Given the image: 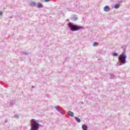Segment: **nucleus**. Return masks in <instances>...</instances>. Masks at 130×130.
Masks as SVG:
<instances>
[{
	"label": "nucleus",
	"mask_w": 130,
	"mask_h": 130,
	"mask_svg": "<svg viewBox=\"0 0 130 130\" xmlns=\"http://www.w3.org/2000/svg\"><path fill=\"white\" fill-rule=\"evenodd\" d=\"M31 130H37L39 128L40 124L39 123V121L32 119L31 120Z\"/></svg>",
	"instance_id": "nucleus-1"
},
{
	"label": "nucleus",
	"mask_w": 130,
	"mask_h": 130,
	"mask_svg": "<svg viewBox=\"0 0 130 130\" xmlns=\"http://www.w3.org/2000/svg\"><path fill=\"white\" fill-rule=\"evenodd\" d=\"M119 59L120 61V66H121V64H124V63H125L126 62L125 59H126V55H125L124 54H121L120 55Z\"/></svg>",
	"instance_id": "nucleus-2"
},
{
	"label": "nucleus",
	"mask_w": 130,
	"mask_h": 130,
	"mask_svg": "<svg viewBox=\"0 0 130 130\" xmlns=\"http://www.w3.org/2000/svg\"><path fill=\"white\" fill-rule=\"evenodd\" d=\"M69 27L70 28L72 31H78V30H80V29H81L82 28V27L81 26H76L73 25L72 23L69 24Z\"/></svg>",
	"instance_id": "nucleus-3"
},
{
	"label": "nucleus",
	"mask_w": 130,
	"mask_h": 130,
	"mask_svg": "<svg viewBox=\"0 0 130 130\" xmlns=\"http://www.w3.org/2000/svg\"><path fill=\"white\" fill-rule=\"evenodd\" d=\"M110 10V9H109V7L107 6H105L104 8V11H105V12H109Z\"/></svg>",
	"instance_id": "nucleus-4"
},
{
	"label": "nucleus",
	"mask_w": 130,
	"mask_h": 130,
	"mask_svg": "<svg viewBox=\"0 0 130 130\" xmlns=\"http://www.w3.org/2000/svg\"><path fill=\"white\" fill-rule=\"evenodd\" d=\"M30 5L31 7H35V6H36V3L35 2H31Z\"/></svg>",
	"instance_id": "nucleus-5"
},
{
	"label": "nucleus",
	"mask_w": 130,
	"mask_h": 130,
	"mask_svg": "<svg viewBox=\"0 0 130 130\" xmlns=\"http://www.w3.org/2000/svg\"><path fill=\"white\" fill-rule=\"evenodd\" d=\"M68 114L70 116H74V113H73L72 111H69Z\"/></svg>",
	"instance_id": "nucleus-6"
},
{
	"label": "nucleus",
	"mask_w": 130,
	"mask_h": 130,
	"mask_svg": "<svg viewBox=\"0 0 130 130\" xmlns=\"http://www.w3.org/2000/svg\"><path fill=\"white\" fill-rule=\"evenodd\" d=\"M82 128L83 130H87V129L88 128V126H87V125H83L82 126Z\"/></svg>",
	"instance_id": "nucleus-7"
},
{
	"label": "nucleus",
	"mask_w": 130,
	"mask_h": 130,
	"mask_svg": "<svg viewBox=\"0 0 130 130\" xmlns=\"http://www.w3.org/2000/svg\"><path fill=\"white\" fill-rule=\"evenodd\" d=\"M42 7H43V6L42 5V4H40V3L38 4L37 8H42Z\"/></svg>",
	"instance_id": "nucleus-8"
},
{
	"label": "nucleus",
	"mask_w": 130,
	"mask_h": 130,
	"mask_svg": "<svg viewBox=\"0 0 130 130\" xmlns=\"http://www.w3.org/2000/svg\"><path fill=\"white\" fill-rule=\"evenodd\" d=\"M75 119H76L77 121H78V122H81V119L78 118V117H75Z\"/></svg>",
	"instance_id": "nucleus-9"
},
{
	"label": "nucleus",
	"mask_w": 130,
	"mask_h": 130,
	"mask_svg": "<svg viewBox=\"0 0 130 130\" xmlns=\"http://www.w3.org/2000/svg\"><path fill=\"white\" fill-rule=\"evenodd\" d=\"M119 6H120L119 4L115 5V6H114L115 9H118V8H119Z\"/></svg>",
	"instance_id": "nucleus-10"
},
{
	"label": "nucleus",
	"mask_w": 130,
	"mask_h": 130,
	"mask_svg": "<svg viewBox=\"0 0 130 130\" xmlns=\"http://www.w3.org/2000/svg\"><path fill=\"white\" fill-rule=\"evenodd\" d=\"M98 45V43L97 42H94L93 44V46H97Z\"/></svg>",
	"instance_id": "nucleus-11"
},
{
	"label": "nucleus",
	"mask_w": 130,
	"mask_h": 130,
	"mask_svg": "<svg viewBox=\"0 0 130 130\" xmlns=\"http://www.w3.org/2000/svg\"><path fill=\"white\" fill-rule=\"evenodd\" d=\"M113 56H118V54L117 53H114L113 54Z\"/></svg>",
	"instance_id": "nucleus-12"
},
{
	"label": "nucleus",
	"mask_w": 130,
	"mask_h": 130,
	"mask_svg": "<svg viewBox=\"0 0 130 130\" xmlns=\"http://www.w3.org/2000/svg\"><path fill=\"white\" fill-rule=\"evenodd\" d=\"M45 2H50V0H45Z\"/></svg>",
	"instance_id": "nucleus-13"
},
{
	"label": "nucleus",
	"mask_w": 130,
	"mask_h": 130,
	"mask_svg": "<svg viewBox=\"0 0 130 130\" xmlns=\"http://www.w3.org/2000/svg\"><path fill=\"white\" fill-rule=\"evenodd\" d=\"M2 15H3V12H0V16H2Z\"/></svg>",
	"instance_id": "nucleus-14"
},
{
	"label": "nucleus",
	"mask_w": 130,
	"mask_h": 130,
	"mask_svg": "<svg viewBox=\"0 0 130 130\" xmlns=\"http://www.w3.org/2000/svg\"><path fill=\"white\" fill-rule=\"evenodd\" d=\"M55 108L58 111H59V110H58V109H57V108L55 107Z\"/></svg>",
	"instance_id": "nucleus-15"
}]
</instances>
